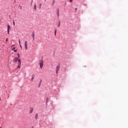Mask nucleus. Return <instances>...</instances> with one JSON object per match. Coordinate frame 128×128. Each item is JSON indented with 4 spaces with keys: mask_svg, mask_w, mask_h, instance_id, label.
Returning a JSON list of instances; mask_svg holds the SVG:
<instances>
[{
    "mask_svg": "<svg viewBox=\"0 0 128 128\" xmlns=\"http://www.w3.org/2000/svg\"><path fill=\"white\" fill-rule=\"evenodd\" d=\"M13 61L14 62H18V67L17 68H20L21 67V64H22V62H21V60L20 58H18L16 56L15 57L14 59H13Z\"/></svg>",
    "mask_w": 128,
    "mask_h": 128,
    "instance_id": "f257e3e1",
    "label": "nucleus"
},
{
    "mask_svg": "<svg viewBox=\"0 0 128 128\" xmlns=\"http://www.w3.org/2000/svg\"><path fill=\"white\" fill-rule=\"evenodd\" d=\"M44 60H40L39 65L40 69H42L44 66Z\"/></svg>",
    "mask_w": 128,
    "mask_h": 128,
    "instance_id": "f03ea898",
    "label": "nucleus"
},
{
    "mask_svg": "<svg viewBox=\"0 0 128 128\" xmlns=\"http://www.w3.org/2000/svg\"><path fill=\"white\" fill-rule=\"evenodd\" d=\"M60 65H58L56 66V74H58V72L60 70Z\"/></svg>",
    "mask_w": 128,
    "mask_h": 128,
    "instance_id": "7ed1b4c3",
    "label": "nucleus"
},
{
    "mask_svg": "<svg viewBox=\"0 0 128 128\" xmlns=\"http://www.w3.org/2000/svg\"><path fill=\"white\" fill-rule=\"evenodd\" d=\"M7 32H8V34H9V33H10V29L11 27L10 26L9 24H8V26H7Z\"/></svg>",
    "mask_w": 128,
    "mask_h": 128,
    "instance_id": "20e7f679",
    "label": "nucleus"
},
{
    "mask_svg": "<svg viewBox=\"0 0 128 128\" xmlns=\"http://www.w3.org/2000/svg\"><path fill=\"white\" fill-rule=\"evenodd\" d=\"M24 48L26 50H28V42L25 41L24 42Z\"/></svg>",
    "mask_w": 128,
    "mask_h": 128,
    "instance_id": "39448f33",
    "label": "nucleus"
},
{
    "mask_svg": "<svg viewBox=\"0 0 128 128\" xmlns=\"http://www.w3.org/2000/svg\"><path fill=\"white\" fill-rule=\"evenodd\" d=\"M32 40L34 41V38H35V34H34V32H33L32 34Z\"/></svg>",
    "mask_w": 128,
    "mask_h": 128,
    "instance_id": "423d86ee",
    "label": "nucleus"
},
{
    "mask_svg": "<svg viewBox=\"0 0 128 128\" xmlns=\"http://www.w3.org/2000/svg\"><path fill=\"white\" fill-rule=\"evenodd\" d=\"M48 101H49V98H47L46 99V107H47L48 106Z\"/></svg>",
    "mask_w": 128,
    "mask_h": 128,
    "instance_id": "0eeeda50",
    "label": "nucleus"
},
{
    "mask_svg": "<svg viewBox=\"0 0 128 128\" xmlns=\"http://www.w3.org/2000/svg\"><path fill=\"white\" fill-rule=\"evenodd\" d=\"M34 76H35V74H32V78H31V80L32 82H33L34 78Z\"/></svg>",
    "mask_w": 128,
    "mask_h": 128,
    "instance_id": "6e6552de",
    "label": "nucleus"
},
{
    "mask_svg": "<svg viewBox=\"0 0 128 128\" xmlns=\"http://www.w3.org/2000/svg\"><path fill=\"white\" fill-rule=\"evenodd\" d=\"M55 2H56V0H52V6L54 5Z\"/></svg>",
    "mask_w": 128,
    "mask_h": 128,
    "instance_id": "1a4fd4ad",
    "label": "nucleus"
},
{
    "mask_svg": "<svg viewBox=\"0 0 128 128\" xmlns=\"http://www.w3.org/2000/svg\"><path fill=\"white\" fill-rule=\"evenodd\" d=\"M33 110H34V108H30V114H31L33 112Z\"/></svg>",
    "mask_w": 128,
    "mask_h": 128,
    "instance_id": "9d476101",
    "label": "nucleus"
},
{
    "mask_svg": "<svg viewBox=\"0 0 128 128\" xmlns=\"http://www.w3.org/2000/svg\"><path fill=\"white\" fill-rule=\"evenodd\" d=\"M34 10H36V4H34Z\"/></svg>",
    "mask_w": 128,
    "mask_h": 128,
    "instance_id": "9b49d317",
    "label": "nucleus"
},
{
    "mask_svg": "<svg viewBox=\"0 0 128 128\" xmlns=\"http://www.w3.org/2000/svg\"><path fill=\"white\" fill-rule=\"evenodd\" d=\"M60 20H59V22H58V27L60 28Z\"/></svg>",
    "mask_w": 128,
    "mask_h": 128,
    "instance_id": "f8f14e48",
    "label": "nucleus"
},
{
    "mask_svg": "<svg viewBox=\"0 0 128 128\" xmlns=\"http://www.w3.org/2000/svg\"><path fill=\"white\" fill-rule=\"evenodd\" d=\"M35 118L36 120H38V113L36 114V115L35 116Z\"/></svg>",
    "mask_w": 128,
    "mask_h": 128,
    "instance_id": "ddd939ff",
    "label": "nucleus"
},
{
    "mask_svg": "<svg viewBox=\"0 0 128 128\" xmlns=\"http://www.w3.org/2000/svg\"><path fill=\"white\" fill-rule=\"evenodd\" d=\"M56 32H57V30L56 29H54V36H56Z\"/></svg>",
    "mask_w": 128,
    "mask_h": 128,
    "instance_id": "4468645a",
    "label": "nucleus"
},
{
    "mask_svg": "<svg viewBox=\"0 0 128 128\" xmlns=\"http://www.w3.org/2000/svg\"><path fill=\"white\" fill-rule=\"evenodd\" d=\"M56 14H60V10L58 8H56Z\"/></svg>",
    "mask_w": 128,
    "mask_h": 128,
    "instance_id": "2eb2a0df",
    "label": "nucleus"
},
{
    "mask_svg": "<svg viewBox=\"0 0 128 128\" xmlns=\"http://www.w3.org/2000/svg\"><path fill=\"white\" fill-rule=\"evenodd\" d=\"M33 1H34V0H32V1H31V3H30V6H32Z\"/></svg>",
    "mask_w": 128,
    "mask_h": 128,
    "instance_id": "dca6fc26",
    "label": "nucleus"
},
{
    "mask_svg": "<svg viewBox=\"0 0 128 128\" xmlns=\"http://www.w3.org/2000/svg\"><path fill=\"white\" fill-rule=\"evenodd\" d=\"M42 8V4H40L39 9L40 10Z\"/></svg>",
    "mask_w": 128,
    "mask_h": 128,
    "instance_id": "f3484780",
    "label": "nucleus"
},
{
    "mask_svg": "<svg viewBox=\"0 0 128 128\" xmlns=\"http://www.w3.org/2000/svg\"><path fill=\"white\" fill-rule=\"evenodd\" d=\"M15 50H16V48L15 47L12 48V51H14Z\"/></svg>",
    "mask_w": 128,
    "mask_h": 128,
    "instance_id": "a211bd4d",
    "label": "nucleus"
},
{
    "mask_svg": "<svg viewBox=\"0 0 128 128\" xmlns=\"http://www.w3.org/2000/svg\"><path fill=\"white\" fill-rule=\"evenodd\" d=\"M41 84H42L41 82H40L38 86V88H40Z\"/></svg>",
    "mask_w": 128,
    "mask_h": 128,
    "instance_id": "6ab92c4d",
    "label": "nucleus"
},
{
    "mask_svg": "<svg viewBox=\"0 0 128 128\" xmlns=\"http://www.w3.org/2000/svg\"><path fill=\"white\" fill-rule=\"evenodd\" d=\"M12 22H13L14 26H15V22L14 20H13Z\"/></svg>",
    "mask_w": 128,
    "mask_h": 128,
    "instance_id": "aec40b11",
    "label": "nucleus"
},
{
    "mask_svg": "<svg viewBox=\"0 0 128 128\" xmlns=\"http://www.w3.org/2000/svg\"><path fill=\"white\" fill-rule=\"evenodd\" d=\"M17 56H18V58H20V56L18 54H17Z\"/></svg>",
    "mask_w": 128,
    "mask_h": 128,
    "instance_id": "412c9836",
    "label": "nucleus"
},
{
    "mask_svg": "<svg viewBox=\"0 0 128 128\" xmlns=\"http://www.w3.org/2000/svg\"><path fill=\"white\" fill-rule=\"evenodd\" d=\"M57 16H58V18H59L60 17V14H57Z\"/></svg>",
    "mask_w": 128,
    "mask_h": 128,
    "instance_id": "4be33fe9",
    "label": "nucleus"
},
{
    "mask_svg": "<svg viewBox=\"0 0 128 128\" xmlns=\"http://www.w3.org/2000/svg\"><path fill=\"white\" fill-rule=\"evenodd\" d=\"M14 52H17V50H14Z\"/></svg>",
    "mask_w": 128,
    "mask_h": 128,
    "instance_id": "5701e85b",
    "label": "nucleus"
},
{
    "mask_svg": "<svg viewBox=\"0 0 128 128\" xmlns=\"http://www.w3.org/2000/svg\"><path fill=\"white\" fill-rule=\"evenodd\" d=\"M77 10H78V8H75V12H76Z\"/></svg>",
    "mask_w": 128,
    "mask_h": 128,
    "instance_id": "b1692460",
    "label": "nucleus"
},
{
    "mask_svg": "<svg viewBox=\"0 0 128 128\" xmlns=\"http://www.w3.org/2000/svg\"><path fill=\"white\" fill-rule=\"evenodd\" d=\"M6 42H8V38H6Z\"/></svg>",
    "mask_w": 128,
    "mask_h": 128,
    "instance_id": "393cba45",
    "label": "nucleus"
},
{
    "mask_svg": "<svg viewBox=\"0 0 128 128\" xmlns=\"http://www.w3.org/2000/svg\"><path fill=\"white\" fill-rule=\"evenodd\" d=\"M73 2V0H70V2Z\"/></svg>",
    "mask_w": 128,
    "mask_h": 128,
    "instance_id": "a878e982",
    "label": "nucleus"
},
{
    "mask_svg": "<svg viewBox=\"0 0 128 128\" xmlns=\"http://www.w3.org/2000/svg\"><path fill=\"white\" fill-rule=\"evenodd\" d=\"M20 48H22V46L21 44H20Z\"/></svg>",
    "mask_w": 128,
    "mask_h": 128,
    "instance_id": "bb28decb",
    "label": "nucleus"
},
{
    "mask_svg": "<svg viewBox=\"0 0 128 128\" xmlns=\"http://www.w3.org/2000/svg\"><path fill=\"white\" fill-rule=\"evenodd\" d=\"M18 42H19V44H20V40H19Z\"/></svg>",
    "mask_w": 128,
    "mask_h": 128,
    "instance_id": "cd10ccee",
    "label": "nucleus"
},
{
    "mask_svg": "<svg viewBox=\"0 0 128 128\" xmlns=\"http://www.w3.org/2000/svg\"><path fill=\"white\" fill-rule=\"evenodd\" d=\"M40 82L42 83V80H40Z\"/></svg>",
    "mask_w": 128,
    "mask_h": 128,
    "instance_id": "c85d7f7f",
    "label": "nucleus"
},
{
    "mask_svg": "<svg viewBox=\"0 0 128 128\" xmlns=\"http://www.w3.org/2000/svg\"><path fill=\"white\" fill-rule=\"evenodd\" d=\"M22 6H20V10H22Z\"/></svg>",
    "mask_w": 128,
    "mask_h": 128,
    "instance_id": "c756f323",
    "label": "nucleus"
},
{
    "mask_svg": "<svg viewBox=\"0 0 128 128\" xmlns=\"http://www.w3.org/2000/svg\"><path fill=\"white\" fill-rule=\"evenodd\" d=\"M14 46V45H12V47H13Z\"/></svg>",
    "mask_w": 128,
    "mask_h": 128,
    "instance_id": "7c9ffc66",
    "label": "nucleus"
},
{
    "mask_svg": "<svg viewBox=\"0 0 128 128\" xmlns=\"http://www.w3.org/2000/svg\"><path fill=\"white\" fill-rule=\"evenodd\" d=\"M32 128H34V126H32Z\"/></svg>",
    "mask_w": 128,
    "mask_h": 128,
    "instance_id": "2f4dec72",
    "label": "nucleus"
},
{
    "mask_svg": "<svg viewBox=\"0 0 128 128\" xmlns=\"http://www.w3.org/2000/svg\"><path fill=\"white\" fill-rule=\"evenodd\" d=\"M0 100H1V98H0Z\"/></svg>",
    "mask_w": 128,
    "mask_h": 128,
    "instance_id": "473e14b6",
    "label": "nucleus"
},
{
    "mask_svg": "<svg viewBox=\"0 0 128 128\" xmlns=\"http://www.w3.org/2000/svg\"><path fill=\"white\" fill-rule=\"evenodd\" d=\"M44 2H46V0H44Z\"/></svg>",
    "mask_w": 128,
    "mask_h": 128,
    "instance_id": "72a5a7b5",
    "label": "nucleus"
},
{
    "mask_svg": "<svg viewBox=\"0 0 128 128\" xmlns=\"http://www.w3.org/2000/svg\"><path fill=\"white\" fill-rule=\"evenodd\" d=\"M14 2H16V0H14Z\"/></svg>",
    "mask_w": 128,
    "mask_h": 128,
    "instance_id": "f704fd0d",
    "label": "nucleus"
},
{
    "mask_svg": "<svg viewBox=\"0 0 128 128\" xmlns=\"http://www.w3.org/2000/svg\"><path fill=\"white\" fill-rule=\"evenodd\" d=\"M65 6H66V4H65Z\"/></svg>",
    "mask_w": 128,
    "mask_h": 128,
    "instance_id": "c9c22d12",
    "label": "nucleus"
},
{
    "mask_svg": "<svg viewBox=\"0 0 128 128\" xmlns=\"http://www.w3.org/2000/svg\"><path fill=\"white\" fill-rule=\"evenodd\" d=\"M0 128H2V127H0Z\"/></svg>",
    "mask_w": 128,
    "mask_h": 128,
    "instance_id": "e433bc0d",
    "label": "nucleus"
}]
</instances>
